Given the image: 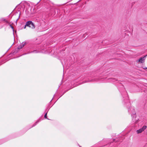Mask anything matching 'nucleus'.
<instances>
[{"label": "nucleus", "mask_w": 147, "mask_h": 147, "mask_svg": "<svg viewBox=\"0 0 147 147\" xmlns=\"http://www.w3.org/2000/svg\"><path fill=\"white\" fill-rule=\"evenodd\" d=\"M124 93L125 95H124L123 93H121V94L123 96V98H124L123 102L128 109V112L131 114L133 123H137L138 120V119H136V113L134 111V109L130 107V103L129 101V100L128 99V98L126 92L125 91Z\"/></svg>", "instance_id": "nucleus-1"}, {"label": "nucleus", "mask_w": 147, "mask_h": 147, "mask_svg": "<svg viewBox=\"0 0 147 147\" xmlns=\"http://www.w3.org/2000/svg\"><path fill=\"white\" fill-rule=\"evenodd\" d=\"M25 26L28 27L32 29H34L35 28L34 23L31 21H29L26 22Z\"/></svg>", "instance_id": "nucleus-2"}, {"label": "nucleus", "mask_w": 147, "mask_h": 147, "mask_svg": "<svg viewBox=\"0 0 147 147\" xmlns=\"http://www.w3.org/2000/svg\"><path fill=\"white\" fill-rule=\"evenodd\" d=\"M119 137H118L119 139H118V138H117L116 139H113V141L115 143L114 144V146L115 147L116 145H117L116 143L117 142H122V140L124 139V136L121 137V135L119 136Z\"/></svg>", "instance_id": "nucleus-3"}, {"label": "nucleus", "mask_w": 147, "mask_h": 147, "mask_svg": "<svg viewBox=\"0 0 147 147\" xmlns=\"http://www.w3.org/2000/svg\"><path fill=\"white\" fill-rule=\"evenodd\" d=\"M146 126L144 125L142 128L137 130L136 131V132L138 134L140 133H142L143 131L145 129H146Z\"/></svg>", "instance_id": "nucleus-4"}, {"label": "nucleus", "mask_w": 147, "mask_h": 147, "mask_svg": "<svg viewBox=\"0 0 147 147\" xmlns=\"http://www.w3.org/2000/svg\"><path fill=\"white\" fill-rule=\"evenodd\" d=\"M147 55L144 56L143 57H141L140 59H139L138 61L141 63H144L145 60V58L146 57Z\"/></svg>", "instance_id": "nucleus-5"}, {"label": "nucleus", "mask_w": 147, "mask_h": 147, "mask_svg": "<svg viewBox=\"0 0 147 147\" xmlns=\"http://www.w3.org/2000/svg\"><path fill=\"white\" fill-rule=\"evenodd\" d=\"M29 49L34 50L36 49V46L35 45H31L29 47Z\"/></svg>", "instance_id": "nucleus-6"}, {"label": "nucleus", "mask_w": 147, "mask_h": 147, "mask_svg": "<svg viewBox=\"0 0 147 147\" xmlns=\"http://www.w3.org/2000/svg\"><path fill=\"white\" fill-rule=\"evenodd\" d=\"M39 51L37 50L36 49L33 50V51H32L28 53V54L30 53H39Z\"/></svg>", "instance_id": "nucleus-7"}, {"label": "nucleus", "mask_w": 147, "mask_h": 147, "mask_svg": "<svg viewBox=\"0 0 147 147\" xmlns=\"http://www.w3.org/2000/svg\"><path fill=\"white\" fill-rule=\"evenodd\" d=\"M0 20L1 21H5V22L7 23H9V22L6 20V19L3 18H2L0 19Z\"/></svg>", "instance_id": "nucleus-8"}, {"label": "nucleus", "mask_w": 147, "mask_h": 147, "mask_svg": "<svg viewBox=\"0 0 147 147\" xmlns=\"http://www.w3.org/2000/svg\"><path fill=\"white\" fill-rule=\"evenodd\" d=\"M26 44V42H23L21 43V45L22 46V47H23Z\"/></svg>", "instance_id": "nucleus-9"}, {"label": "nucleus", "mask_w": 147, "mask_h": 147, "mask_svg": "<svg viewBox=\"0 0 147 147\" xmlns=\"http://www.w3.org/2000/svg\"><path fill=\"white\" fill-rule=\"evenodd\" d=\"M39 121L38 120L32 126V127H33L34 126H35V125H36L39 122Z\"/></svg>", "instance_id": "nucleus-10"}, {"label": "nucleus", "mask_w": 147, "mask_h": 147, "mask_svg": "<svg viewBox=\"0 0 147 147\" xmlns=\"http://www.w3.org/2000/svg\"><path fill=\"white\" fill-rule=\"evenodd\" d=\"M48 111H47V112H46V113H45V114L44 115V117L45 118L49 120V119H48V118H47V113Z\"/></svg>", "instance_id": "nucleus-11"}, {"label": "nucleus", "mask_w": 147, "mask_h": 147, "mask_svg": "<svg viewBox=\"0 0 147 147\" xmlns=\"http://www.w3.org/2000/svg\"><path fill=\"white\" fill-rule=\"evenodd\" d=\"M111 81H113V82H115V81H117V80L116 79H115L114 78H111Z\"/></svg>", "instance_id": "nucleus-12"}, {"label": "nucleus", "mask_w": 147, "mask_h": 147, "mask_svg": "<svg viewBox=\"0 0 147 147\" xmlns=\"http://www.w3.org/2000/svg\"><path fill=\"white\" fill-rule=\"evenodd\" d=\"M9 26L12 29L13 31V32H14V28H13V27L11 24H10L9 25ZM13 34H14V32H13Z\"/></svg>", "instance_id": "nucleus-13"}, {"label": "nucleus", "mask_w": 147, "mask_h": 147, "mask_svg": "<svg viewBox=\"0 0 147 147\" xmlns=\"http://www.w3.org/2000/svg\"><path fill=\"white\" fill-rule=\"evenodd\" d=\"M23 47H22V46L20 45H19L18 47V49H22Z\"/></svg>", "instance_id": "nucleus-14"}, {"label": "nucleus", "mask_w": 147, "mask_h": 147, "mask_svg": "<svg viewBox=\"0 0 147 147\" xmlns=\"http://www.w3.org/2000/svg\"><path fill=\"white\" fill-rule=\"evenodd\" d=\"M20 15H19V18H18V19H17V20H16V22H17V21L18 20V19H19V17H20Z\"/></svg>", "instance_id": "nucleus-15"}, {"label": "nucleus", "mask_w": 147, "mask_h": 147, "mask_svg": "<svg viewBox=\"0 0 147 147\" xmlns=\"http://www.w3.org/2000/svg\"><path fill=\"white\" fill-rule=\"evenodd\" d=\"M49 110H47V109L45 110V111H46V112H47V111H49Z\"/></svg>", "instance_id": "nucleus-16"}, {"label": "nucleus", "mask_w": 147, "mask_h": 147, "mask_svg": "<svg viewBox=\"0 0 147 147\" xmlns=\"http://www.w3.org/2000/svg\"><path fill=\"white\" fill-rule=\"evenodd\" d=\"M26 26H25H25H24V29L26 28Z\"/></svg>", "instance_id": "nucleus-17"}, {"label": "nucleus", "mask_w": 147, "mask_h": 147, "mask_svg": "<svg viewBox=\"0 0 147 147\" xmlns=\"http://www.w3.org/2000/svg\"><path fill=\"white\" fill-rule=\"evenodd\" d=\"M66 92V91H65V92L63 93V94L65 93Z\"/></svg>", "instance_id": "nucleus-18"}, {"label": "nucleus", "mask_w": 147, "mask_h": 147, "mask_svg": "<svg viewBox=\"0 0 147 147\" xmlns=\"http://www.w3.org/2000/svg\"><path fill=\"white\" fill-rule=\"evenodd\" d=\"M113 142H111V143L110 144H111H111H113Z\"/></svg>", "instance_id": "nucleus-19"}, {"label": "nucleus", "mask_w": 147, "mask_h": 147, "mask_svg": "<svg viewBox=\"0 0 147 147\" xmlns=\"http://www.w3.org/2000/svg\"><path fill=\"white\" fill-rule=\"evenodd\" d=\"M53 98H52V99L50 101V102H51V101H52V100H53Z\"/></svg>", "instance_id": "nucleus-20"}, {"label": "nucleus", "mask_w": 147, "mask_h": 147, "mask_svg": "<svg viewBox=\"0 0 147 147\" xmlns=\"http://www.w3.org/2000/svg\"><path fill=\"white\" fill-rule=\"evenodd\" d=\"M146 69H147V67H146Z\"/></svg>", "instance_id": "nucleus-21"}, {"label": "nucleus", "mask_w": 147, "mask_h": 147, "mask_svg": "<svg viewBox=\"0 0 147 147\" xmlns=\"http://www.w3.org/2000/svg\"><path fill=\"white\" fill-rule=\"evenodd\" d=\"M80 147H81V146H80Z\"/></svg>", "instance_id": "nucleus-22"}]
</instances>
